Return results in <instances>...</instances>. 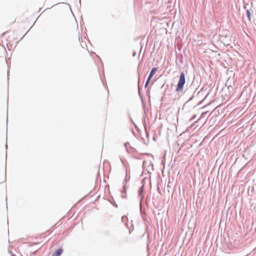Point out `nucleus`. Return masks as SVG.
I'll return each mask as SVG.
<instances>
[{
  "label": "nucleus",
  "instance_id": "obj_1",
  "mask_svg": "<svg viewBox=\"0 0 256 256\" xmlns=\"http://www.w3.org/2000/svg\"><path fill=\"white\" fill-rule=\"evenodd\" d=\"M186 82V78L184 72H182L180 76V80H178L177 87H176V91H182L183 90L184 84Z\"/></svg>",
  "mask_w": 256,
  "mask_h": 256
},
{
  "label": "nucleus",
  "instance_id": "obj_2",
  "mask_svg": "<svg viewBox=\"0 0 256 256\" xmlns=\"http://www.w3.org/2000/svg\"><path fill=\"white\" fill-rule=\"evenodd\" d=\"M158 68H154L152 70H151L150 72V76H149V77L146 82V86L149 82H150V78L153 76L154 74L156 73V72Z\"/></svg>",
  "mask_w": 256,
  "mask_h": 256
},
{
  "label": "nucleus",
  "instance_id": "obj_3",
  "mask_svg": "<svg viewBox=\"0 0 256 256\" xmlns=\"http://www.w3.org/2000/svg\"><path fill=\"white\" fill-rule=\"evenodd\" d=\"M63 252L62 248H58L53 254L52 256H60Z\"/></svg>",
  "mask_w": 256,
  "mask_h": 256
},
{
  "label": "nucleus",
  "instance_id": "obj_4",
  "mask_svg": "<svg viewBox=\"0 0 256 256\" xmlns=\"http://www.w3.org/2000/svg\"><path fill=\"white\" fill-rule=\"evenodd\" d=\"M246 15L250 20H251V13L250 10H246Z\"/></svg>",
  "mask_w": 256,
  "mask_h": 256
}]
</instances>
